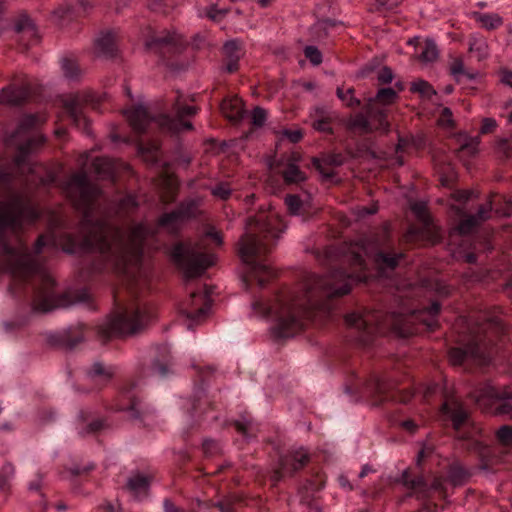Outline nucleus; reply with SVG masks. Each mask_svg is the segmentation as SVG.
Here are the masks:
<instances>
[{"label":"nucleus","mask_w":512,"mask_h":512,"mask_svg":"<svg viewBox=\"0 0 512 512\" xmlns=\"http://www.w3.org/2000/svg\"><path fill=\"white\" fill-rule=\"evenodd\" d=\"M64 190L74 206L83 213L81 237L67 233L40 236L35 245V254H39L49 243L67 253L97 251L100 259L93 269L97 272L111 270L123 275L133 293L148 283L149 271L142 264V253L144 248L151 246L156 231L163 229L175 233L186 220L200 213L201 200L192 198L183 202L175 211L164 214L156 228L139 223L124 231L112 221L110 214L96 218L95 200L100 190L89 182L86 172L74 174Z\"/></svg>","instance_id":"1"},{"label":"nucleus","mask_w":512,"mask_h":512,"mask_svg":"<svg viewBox=\"0 0 512 512\" xmlns=\"http://www.w3.org/2000/svg\"><path fill=\"white\" fill-rule=\"evenodd\" d=\"M43 170L42 165L30 164V176L25 180V189L21 192L8 189L6 198L0 201V268L15 278L37 275L39 283L34 292L33 307L47 312L61 305L53 277L39 265L35 255L28 251L21 239L17 238L14 245L2 240L6 230L15 233L23 224L32 223L40 217L27 190L32 186H47L55 182L51 172L45 176L40 175Z\"/></svg>","instance_id":"2"},{"label":"nucleus","mask_w":512,"mask_h":512,"mask_svg":"<svg viewBox=\"0 0 512 512\" xmlns=\"http://www.w3.org/2000/svg\"><path fill=\"white\" fill-rule=\"evenodd\" d=\"M350 275L335 270L325 277L309 276L305 281L302 295L287 294L276 297L272 302L257 300L252 303L256 316L271 321V332L276 338H290L304 326V318L310 309H325L322 298H332L349 293Z\"/></svg>","instance_id":"3"},{"label":"nucleus","mask_w":512,"mask_h":512,"mask_svg":"<svg viewBox=\"0 0 512 512\" xmlns=\"http://www.w3.org/2000/svg\"><path fill=\"white\" fill-rule=\"evenodd\" d=\"M285 227L279 213L271 207L248 219L245 233L238 244L247 282L256 281L260 287H264L275 277L276 272L267 262L266 255Z\"/></svg>","instance_id":"4"},{"label":"nucleus","mask_w":512,"mask_h":512,"mask_svg":"<svg viewBox=\"0 0 512 512\" xmlns=\"http://www.w3.org/2000/svg\"><path fill=\"white\" fill-rule=\"evenodd\" d=\"M440 311V305L437 302L432 303L429 308L419 311H401L392 312L388 315L380 313L367 314L364 317H356L354 312V330L366 331V336L360 338V341L367 343L369 336L374 333H384L392 330L402 337H406L415 332L413 321L423 323L428 330H434L437 325V315Z\"/></svg>","instance_id":"5"},{"label":"nucleus","mask_w":512,"mask_h":512,"mask_svg":"<svg viewBox=\"0 0 512 512\" xmlns=\"http://www.w3.org/2000/svg\"><path fill=\"white\" fill-rule=\"evenodd\" d=\"M208 241L215 246L222 244V236L214 227H208L197 243H180L172 248L171 257L187 278L202 275L215 263L216 258Z\"/></svg>","instance_id":"6"},{"label":"nucleus","mask_w":512,"mask_h":512,"mask_svg":"<svg viewBox=\"0 0 512 512\" xmlns=\"http://www.w3.org/2000/svg\"><path fill=\"white\" fill-rule=\"evenodd\" d=\"M154 316L152 306L141 300H133L108 317L98 329L103 340L130 335L143 328Z\"/></svg>","instance_id":"7"},{"label":"nucleus","mask_w":512,"mask_h":512,"mask_svg":"<svg viewBox=\"0 0 512 512\" xmlns=\"http://www.w3.org/2000/svg\"><path fill=\"white\" fill-rule=\"evenodd\" d=\"M174 117L162 115L158 118H152L145 106L138 105L124 110V115L135 132L142 133L147 128L156 124L162 130L179 133L193 128L190 121L184 120L185 116L194 115L197 110L194 106L184 105L181 97H178L173 105Z\"/></svg>","instance_id":"8"},{"label":"nucleus","mask_w":512,"mask_h":512,"mask_svg":"<svg viewBox=\"0 0 512 512\" xmlns=\"http://www.w3.org/2000/svg\"><path fill=\"white\" fill-rule=\"evenodd\" d=\"M502 323L498 318L489 320L485 326L470 327L469 336L463 340V347L453 348L449 353V360L452 365H461L467 361L484 365L490 360L488 351L487 332L488 330H500Z\"/></svg>","instance_id":"9"},{"label":"nucleus","mask_w":512,"mask_h":512,"mask_svg":"<svg viewBox=\"0 0 512 512\" xmlns=\"http://www.w3.org/2000/svg\"><path fill=\"white\" fill-rule=\"evenodd\" d=\"M396 98L397 92L394 89H380L376 96L369 100L365 112L354 117V132L358 130L361 133H386L389 130V123L382 106L392 104Z\"/></svg>","instance_id":"10"},{"label":"nucleus","mask_w":512,"mask_h":512,"mask_svg":"<svg viewBox=\"0 0 512 512\" xmlns=\"http://www.w3.org/2000/svg\"><path fill=\"white\" fill-rule=\"evenodd\" d=\"M211 304L212 300L207 290L191 293L179 308V313L185 319L188 329L207 317Z\"/></svg>","instance_id":"11"},{"label":"nucleus","mask_w":512,"mask_h":512,"mask_svg":"<svg viewBox=\"0 0 512 512\" xmlns=\"http://www.w3.org/2000/svg\"><path fill=\"white\" fill-rule=\"evenodd\" d=\"M99 102L100 96L90 90H85L62 98L63 107L73 123L78 127L83 125L85 130L87 128V119L83 112L84 106L90 105L93 108H96Z\"/></svg>","instance_id":"12"},{"label":"nucleus","mask_w":512,"mask_h":512,"mask_svg":"<svg viewBox=\"0 0 512 512\" xmlns=\"http://www.w3.org/2000/svg\"><path fill=\"white\" fill-rule=\"evenodd\" d=\"M366 392L372 397V404L379 405L388 400H398L406 403L410 399V393L402 394L399 398L396 396L395 385L391 381L376 379L366 387ZM397 393H400L397 391Z\"/></svg>","instance_id":"13"},{"label":"nucleus","mask_w":512,"mask_h":512,"mask_svg":"<svg viewBox=\"0 0 512 512\" xmlns=\"http://www.w3.org/2000/svg\"><path fill=\"white\" fill-rule=\"evenodd\" d=\"M473 398L479 407L486 409L497 401L512 399V389L507 386L498 388L487 384L478 388L473 393Z\"/></svg>","instance_id":"14"},{"label":"nucleus","mask_w":512,"mask_h":512,"mask_svg":"<svg viewBox=\"0 0 512 512\" xmlns=\"http://www.w3.org/2000/svg\"><path fill=\"white\" fill-rule=\"evenodd\" d=\"M442 414L446 420L452 422L455 430L465 427L469 421V413L463 404L454 397L447 398L442 405Z\"/></svg>","instance_id":"15"},{"label":"nucleus","mask_w":512,"mask_h":512,"mask_svg":"<svg viewBox=\"0 0 512 512\" xmlns=\"http://www.w3.org/2000/svg\"><path fill=\"white\" fill-rule=\"evenodd\" d=\"M89 3L86 0H65V2L53 11V20L58 25H64L73 17L85 13L88 10Z\"/></svg>","instance_id":"16"},{"label":"nucleus","mask_w":512,"mask_h":512,"mask_svg":"<svg viewBox=\"0 0 512 512\" xmlns=\"http://www.w3.org/2000/svg\"><path fill=\"white\" fill-rule=\"evenodd\" d=\"M300 155L291 153L278 163V171L282 174L288 184L299 183L305 180V174L299 169Z\"/></svg>","instance_id":"17"},{"label":"nucleus","mask_w":512,"mask_h":512,"mask_svg":"<svg viewBox=\"0 0 512 512\" xmlns=\"http://www.w3.org/2000/svg\"><path fill=\"white\" fill-rule=\"evenodd\" d=\"M309 455L303 448L291 451L280 461V470L277 471V477L280 478L286 474H292L302 468L308 461Z\"/></svg>","instance_id":"18"},{"label":"nucleus","mask_w":512,"mask_h":512,"mask_svg":"<svg viewBox=\"0 0 512 512\" xmlns=\"http://www.w3.org/2000/svg\"><path fill=\"white\" fill-rule=\"evenodd\" d=\"M492 204L489 202L481 206L476 215L466 216L458 224L457 230L460 234L471 233L478 225L490 218Z\"/></svg>","instance_id":"19"},{"label":"nucleus","mask_w":512,"mask_h":512,"mask_svg":"<svg viewBox=\"0 0 512 512\" xmlns=\"http://www.w3.org/2000/svg\"><path fill=\"white\" fill-rule=\"evenodd\" d=\"M94 53L100 57H113L116 53V35L105 31L98 35L94 42Z\"/></svg>","instance_id":"20"},{"label":"nucleus","mask_w":512,"mask_h":512,"mask_svg":"<svg viewBox=\"0 0 512 512\" xmlns=\"http://www.w3.org/2000/svg\"><path fill=\"white\" fill-rule=\"evenodd\" d=\"M30 95V87L27 83L21 87L10 85L2 89L0 93V102L5 105H18L25 101Z\"/></svg>","instance_id":"21"},{"label":"nucleus","mask_w":512,"mask_h":512,"mask_svg":"<svg viewBox=\"0 0 512 512\" xmlns=\"http://www.w3.org/2000/svg\"><path fill=\"white\" fill-rule=\"evenodd\" d=\"M450 74L455 81L465 88L471 87L470 83L474 82L478 74L470 72L465 68L464 62L461 58H454L449 66Z\"/></svg>","instance_id":"22"},{"label":"nucleus","mask_w":512,"mask_h":512,"mask_svg":"<svg viewBox=\"0 0 512 512\" xmlns=\"http://www.w3.org/2000/svg\"><path fill=\"white\" fill-rule=\"evenodd\" d=\"M243 54L244 52L242 50V47L237 41H227L223 47L226 71H228L229 73L236 71L238 68V62L240 58L243 56Z\"/></svg>","instance_id":"23"},{"label":"nucleus","mask_w":512,"mask_h":512,"mask_svg":"<svg viewBox=\"0 0 512 512\" xmlns=\"http://www.w3.org/2000/svg\"><path fill=\"white\" fill-rule=\"evenodd\" d=\"M331 112L323 106H317L310 112V121L313 128L320 132L331 131Z\"/></svg>","instance_id":"24"},{"label":"nucleus","mask_w":512,"mask_h":512,"mask_svg":"<svg viewBox=\"0 0 512 512\" xmlns=\"http://www.w3.org/2000/svg\"><path fill=\"white\" fill-rule=\"evenodd\" d=\"M221 111L230 121H239L244 114L242 100L237 96L225 99L221 104Z\"/></svg>","instance_id":"25"},{"label":"nucleus","mask_w":512,"mask_h":512,"mask_svg":"<svg viewBox=\"0 0 512 512\" xmlns=\"http://www.w3.org/2000/svg\"><path fill=\"white\" fill-rule=\"evenodd\" d=\"M494 445L501 453L506 454L512 450V427L500 426L494 433Z\"/></svg>","instance_id":"26"},{"label":"nucleus","mask_w":512,"mask_h":512,"mask_svg":"<svg viewBox=\"0 0 512 512\" xmlns=\"http://www.w3.org/2000/svg\"><path fill=\"white\" fill-rule=\"evenodd\" d=\"M181 43V37L178 34L166 32L164 35L152 36L150 39H147L145 45L147 49L152 50L169 45L177 47Z\"/></svg>","instance_id":"27"},{"label":"nucleus","mask_w":512,"mask_h":512,"mask_svg":"<svg viewBox=\"0 0 512 512\" xmlns=\"http://www.w3.org/2000/svg\"><path fill=\"white\" fill-rule=\"evenodd\" d=\"M149 484V477L137 473L129 478L127 482V488L135 497H141L146 495L149 488Z\"/></svg>","instance_id":"28"},{"label":"nucleus","mask_w":512,"mask_h":512,"mask_svg":"<svg viewBox=\"0 0 512 512\" xmlns=\"http://www.w3.org/2000/svg\"><path fill=\"white\" fill-rule=\"evenodd\" d=\"M92 165L94 172L101 178H112L117 171L115 161L107 157L94 159Z\"/></svg>","instance_id":"29"},{"label":"nucleus","mask_w":512,"mask_h":512,"mask_svg":"<svg viewBox=\"0 0 512 512\" xmlns=\"http://www.w3.org/2000/svg\"><path fill=\"white\" fill-rule=\"evenodd\" d=\"M114 374V370L110 366H105L101 362H95L88 371V377L96 382L105 383Z\"/></svg>","instance_id":"30"},{"label":"nucleus","mask_w":512,"mask_h":512,"mask_svg":"<svg viewBox=\"0 0 512 512\" xmlns=\"http://www.w3.org/2000/svg\"><path fill=\"white\" fill-rule=\"evenodd\" d=\"M285 203L291 215L306 217L310 214L308 202L301 200L296 195H288Z\"/></svg>","instance_id":"31"},{"label":"nucleus","mask_w":512,"mask_h":512,"mask_svg":"<svg viewBox=\"0 0 512 512\" xmlns=\"http://www.w3.org/2000/svg\"><path fill=\"white\" fill-rule=\"evenodd\" d=\"M469 52L479 61L486 59L489 55L487 41L483 37L473 35L469 40Z\"/></svg>","instance_id":"32"},{"label":"nucleus","mask_w":512,"mask_h":512,"mask_svg":"<svg viewBox=\"0 0 512 512\" xmlns=\"http://www.w3.org/2000/svg\"><path fill=\"white\" fill-rule=\"evenodd\" d=\"M474 18L483 28L493 30L502 25V18L496 13H475Z\"/></svg>","instance_id":"33"},{"label":"nucleus","mask_w":512,"mask_h":512,"mask_svg":"<svg viewBox=\"0 0 512 512\" xmlns=\"http://www.w3.org/2000/svg\"><path fill=\"white\" fill-rule=\"evenodd\" d=\"M138 152L143 158L144 161L150 163V164H156L159 160V145L157 142H151L146 145L139 144L138 146Z\"/></svg>","instance_id":"34"},{"label":"nucleus","mask_w":512,"mask_h":512,"mask_svg":"<svg viewBox=\"0 0 512 512\" xmlns=\"http://www.w3.org/2000/svg\"><path fill=\"white\" fill-rule=\"evenodd\" d=\"M402 257V254L390 256L383 252H379L375 255L374 262L378 266L381 274H384L386 270H392L396 267L398 260Z\"/></svg>","instance_id":"35"},{"label":"nucleus","mask_w":512,"mask_h":512,"mask_svg":"<svg viewBox=\"0 0 512 512\" xmlns=\"http://www.w3.org/2000/svg\"><path fill=\"white\" fill-rule=\"evenodd\" d=\"M138 207V201L133 195H126L121 198L115 207L114 214L117 216H124L132 213Z\"/></svg>","instance_id":"36"},{"label":"nucleus","mask_w":512,"mask_h":512,"mask_svg":"<svg viewBox=\"0 0 512 512\" xmlns=\"http://www.w3.org/2000/svg\"><path fill=\"white\" fill-rule=\"evenodd\" d=\"M420 49L421 52L419 55V59L422 62L431 63L438 58L439 52L436 44L432 40H425V42L420 46Z\"/></svg>","instance_id":"37"},{"label":"nucleus","mask_w":512,"mask_h":512,"mask_svg":"<svg viewBox=\"0 0 512 512\" xmlns=\"http://www.w3.org/2000/svg\"><path fill=\"white\" fill-rule=\"evenodd\" d=\"M44 121H45V117L43 115H38V114L25 115L20 120L19 127L16 131V135H14L13 137L16 138V137L20 136L21 134L25 133L30 128H33L36 125L43 123Z\"/></svg>","instance_id":"38"},{"label":"nucleus","mask_w":512,"mask_h":512,"mask_svg":"<svg viewBox=\"0 0 512 512\" xmlns=\"http://www.w3.org/2000/svg\"><path fill=\"white\" fill-rule=\"evenodd\" d=\"M312 160H313V165L315 166V168L325 178H329L333 174L332 170L330 168L326 167L327 165L338 166V165H341L343 163L342 159H336L334 157L331 158V159H322V160L318 159V158H313Z\"/></svg>","instance_id":"39"},{"label":"nucleus","mask_w":512,"mask_h":512,"mask_svg":"<svg viewBox=\"0 0 512 512\" xmlns=\"http://www.w3.org/2000/svg\"><path fill=\"white\" fill-rule=\"evenodd\" d=\"M411 91L417 92L425 98H431L436 94V91L433 89V87L427 81L422 79H418L412 83Z\"/></svg>","instance_id":"40"},{"label":"nucleus","mask_w":512,"mask_h":512,"mask_svg":"<svg viewBox=\"0 0 512 512\" xmlns=\"http://www.w3.org/2000/svg\"><path fill=\"white\" fill-rule=\"evenodd\" d=\"M61 68L65 77L69 79H76L80 75L79 66L73 59H63L61 61Z\"/></svg>","instance_id":"41"},{"label":"nucleus","mask_w":512,"mask_h":512,"mask_svg":"<svg viewBox=\"0 0 512 512\" xmlns=\"http://www.w3.org/2000/svg\"><path fill=\"white\" fill-rule=\"evenodd\" d=\"M478 145L479 140L477 138H465V142L460 146L459 153L473 156L478 152Z\"/></svg>","instance_id":"42"},{"label":"nucleus","mask_w":512,"mask_h":512,"mask_svg":"<svg viewBox=\"0 0 512 512\" xmlns=\"http://www.w3.org/2000/svg\"><path fill=\"white\" fill-rule=\"evenodd\" d=\"M466 477L467 473L463 468L459 466H453L450 468L448 479L453 485H460L464 482Z\"/></svg>","instance_id":"43"},{"label":"nucleus","mask_w":512,"mask_h":512,"mask_svg":"<svg viewBox=\"0 0 512 512\" xmlns=\"http://www.w3.org/2000/svg\"><path fill=\"white\" fill-rule=\"evenodd\" d=\"M471 194L472 193L470 191H456L453 193L452 198L455 203L451 204V208L455 210L457 214H461L462 208L460 205L466 202L470 198Z\"/></svg>","instance_id":"44"},{"label":"nucleus","mask_w":512,"mask_h":512,"mask_svg":"<svg viewBox=\"0 0 512 512\" xmlns=\"http://www.w3.org/2000/svg\"><path fill=\"white\" fill-rule=\"evenodd\" d=\"M411 210L416 217L423 223L428 224L429 219L426 211V205L423 202H415L411 204Z\"/></svg>","instance_id":"45"},{"label":"nucleus","mask_w":512,"mask_h":512,"mask_svg":"<svg viewBox=\"0 0 512 512\" xmlns=\"http://www.w3.org/2000/svg\"><path fill=\"white\" fill-rule=\"evenodd\" d=\"M304 53L313 65H319L322 62V54L315 46H307Z\"/></svg>","instance_id":"46"},{"label":"nucleus","mask_w":512,"mask_h":512,"mask_svg":"<svg viewBox=\"0 0 512 512\" xmlns=\"http://www.w3.org/2000/svg\"><path fill=\"white\" fill-rule=\"evenodd\" d=\"M211 193L221 200H226L231 194V189L228 184L219 183L211 189Z\"/></svg>","instance_id":"47"},{"label":"nucleus","mask_w":512,"mask_h":512,"mask_svg":"<svg viewBox=\"0 0 512 512\" xmlns=\"http://www.w3.org/2000/svg\"><path fill=\"white\" fill-rule=\"evenodd\" d=\"M403 481L404 484L411 489H424L426 487L425 480L422 476L416 477L414 479H409L407 472L403 474Z\"/></svg>","instance_id":"48"},{"label":"nucleus","mask_w":512,"mask_h":512,"mask_svg":"<svg viewBox=\"0 0 512 512\" xmlns=\"http://www.w3.org/2000/svg\"><path fill=\"white\" fill-rule=\"evenodd\" d=\"M235 425L237 430L244 436H249L254 430L252 420L246 417H244L242 420L236 421Z\"/></svg>","instance_id":"49"},{"label":"nucleus","mask_w":512,"mask_h":512,"mask_svg":"<svg viewBox=\"0 0 512 512\" xmlns=\"http://www.w3.org/2000/svg\"><path fill=\"white\" fill-rule=\"evenodd\" d=\"M438 124L444 128H452L454 125L452 112L449 108H443L438 119Z\"/></svg>","instance_id":"50"},{"label":"nucleus","mask_w":512,"mask_h":512,"mask_svg":"<svg viewBox=\"0 0 512 512\" xmlns=\"http://www.w3.org/2000/svg\"><path fill=\"white\" fill-rule=\"evenodd\" d=\"M267 113L264 109L256 107L252 112V123L255 126H262L266 121Z\"/></svg>","instance_id":"51"},{"label":"nucleus","mask_w":512,"mask_h":512,"mask_svg":"<svg viewBox=\"0 0 512 512\" xmlns=\"http://www.w3.org/2000/svg\"><path fill=\"white\" fill-rule=\"evenodd\" d=\"M225 14L226 10L217 9L215 6H210L205 12V16L212 21H220Z\"/></svg>","instance_id":"52"},{"label":"nucleus","mask_w":512,"mask_h":512,"mask_svg":"<svg viewBox=\"0 0 512 512\" xmlns=\"http://www.w3.org/2000/svg\"><path fill=\"white\" fill-rule=\"evenodd\" d=\"M337 96L346 106L352 105V88H347L344 92L343 88L338 87Z\"/></svg>","instance_id":"53"},{"label":"nucleus","mask_w":512,"mask_h":512,"mask_svg":"<svg viewBox=\"0 0 512 512\" xmlns=\"http://www.w3.org/2000/svg\"><path fill=\"white\" fill-rule=\"evenodd\" d=\"M377 79L382 84L390 83L393 80L392 70L388 67H383L378 71Z\"/></svg>","instance_id":"54"},{"label":"nucleus","mask_w":512,"mask_h":512,"mask_svg":"<svg viewBox=\"0 0 512 512\" xmlns=\"http://www.w3.org/2000/svg\"><path fill=\"white\" fill-rule=\"evenodd\" d=\"M403 0H376L377 9L386 10L393 9Z\"/></svg>","instance_id":"55"},{"label":"nucleus","mask_w":512,"mask_h":512,"mask_svg":"<svg viewBox=\"0 0 512 512\" xmlns=\"http://www.w3.org/2000/svg\"><path fill=\"white\" fill-rule=\"evenodd\" d=\"M497 127V122L493 118H485L482 121L481 133L486 134L492 132Z\"/></svg>","instance_id":"56"},{"label":"nucleus","mask_w":512,"mask_h":512,"mask_svg":"<svg viewBox=\"0 0 512 512\" xmlns=\"http://www.w3.org/2000/svg\"><path fill=\"white\" fill-rule=\"evenodd\" d=\"M165 183L167 184L168 188V196H163V199L165 202L171 201L174 198V193L176 190V181L173 178H166Z\"/></svg>","instance_id":"57"},{"label":"nucleus","mask_w":512,"mask_h":512,"mask_svg":"<svg viewBox=\"0 0 512 512\" xmlns=\"http://www.w3.org/2000/svg\"><path fill=\"white\" fill-rule=\"evenodd\" d=\"M283 135L285 137H287L293 143L299 142L302 139V137H303V133L299 129H297V130H284L283 131Z\"/></svg>","instance_id":"58"},{"label":"nucleus","mask_w":512,"mask_h":512,"mask_svg":"<svg viewBox=\"0 0 512 512\" xmlns=\"http://www.w3.org/2000/svg\"><path fill=\"white\" fill-rule=\"evenodd\" d=\"M497 414L506 415L512 418V404L509 402H503L496 408Z\"/></svg>","instance_id":"59"},{"label":"nucleus","mask_w":512,"mask_h":512,"mask_svg":"<svg viewBox=\"0 0 512 512\" xmlns=\"http://www.w3.org/2000/svg\"><path fill=\"white\" fill-rule=\"evenodd\" d=\"M501 81L504 84L512 87V71H504L502 73Z\"/></svg>","instance_id":"60"},{"label":"nucleus","mask_w":512,"mask_h":512,"mask_svg":"<svg viewBox=\"0 0 512 512\" xmlns=\"http://www.w3.org/2000/svg\"><path fill=\"white\" fill-rule=\"evenodd\" d=\"M102 508L105 512H118L119 505L107 502V503L103 504Z\"/></svg>","instance_id":"61"},{"label":"nucleus","mask_w":512,"mask_h":512,"mask_svg":"<svg viewBox=\"0 0 512 512\" xmlns=\"http://www.w3.org/2000/svg\"><path fill=\"white\" fill-rule=\"evenodd\" d=\"M335 23L331 20H325V21H322V22H319L317 25H316V28L318 29H324V30H328L329 28L331 27H334Z\"/></svg>","instance_id":"62"},{"label":"nucleus","mask_w":512,"mask_h":512,"mask_svg":"<svg viewBox=\"0 0 512 512\" xmlns=\"http://www.w3.org/2000/svg\"><path fill=\"white\" fill-rule=\"evenodd\" d=\"M102 427V423L98 420H93L91 422L88 423V431L87 432H94V431H97L98 429H100Z\"/></svg>","instance_id":"63"},{"label":"nucleus","mask_w":512,"mask_h":512,"mask_svg":"<svg viewBox=\"0 0 512 512\" xmlns=\"http://www.w3.org/2000/svg\"><path fill=\"white\" fill-rule=\"evenodd\" d=\"M165 512H180L168 499L164 500Z\"/></svg>","instance_id":"64"}]
</instances>
